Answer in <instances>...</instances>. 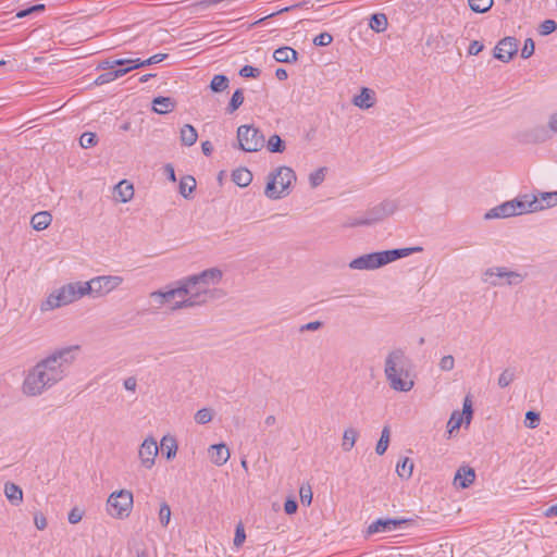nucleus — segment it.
<instances>
[{
    "mask_svg": "<svg viewBox=\"0 0 557 557\" xmlns=\"http://www.w3.org/2000/svg\"><path fill=\"white\" fill-rule=\"evenodd\" d=\"M413 461L408 457L403 458L396 466V472L401 479H409L413 472Z\"/></svg>",
    "mask_w": 557,
    "mask_h": 557,
    "instance_id": "30",
    "label": "nucleus"
},
{
    "mask_svg": "<svg viewBox=\"0 0 557 557\" xmlns=\"http://www.w3.org/2000/svg\"><path fill=\"white\" fill-rule=\"evenodd\" d=\"M113 81H115V79L113 78V73H112V71H111V72L103 73V74L99 75V76L96 78L95 84H96V85H103V84L111 83V82H113Z\"/></svg>",
    "mask_w": 557,
    "mask_h": 557,
    "instance_id": "57",
    "label": "nucleus"
},
{
    "mask_svg": "<svg viewBox=\"0 0 557 557\" xmlns=\"http://www.w3.org/2000/svg\"><path fill=\"white\" fill-rule=\"evenodd\" d=\"M52 222V215L48 211L35 213L30 219V224L36 231L46 230Z\"/></svg>",
    "mask_w": 557,
    "mask_h": 557,
    "instance_id": "25",
    "label": "nucleus"
},
{
    "mask_svg": "<svg viewBox=\"0 0 557 557\" xmlns=\"http://www.w3.org/2000/svg\"><path fill=\"white\" fill-rule=\"evenodd\" d=\"M171 508L166 503H162L159 510V522L163 528H166L171 520Z\"/></svg>",
    "mask_w": 557,
    "mask_h": 557,
    "instance_id": "42",
    "label": "nucleus"
},
{
    "mask_svg": "<svg viewBox=\"0 0 557 557\" xmlns=\"http://www.w3.org/2000/svg\"><path fill=\"white\" fill-rule=\"evenodd\" d=\"M213 419V411L209 408H202L195 413V421L198 424H207Z\"/></svg>",
    "mask_w": 557,
    "mask_h": 557,
    "instance_id": "39",
    "label": "nucleus"
},
{
    "mask_svg": "<svg viewBox=\"0 0 557 557\" xmlns=\"http://www.w3.org/2000/svg\"><path fill=\"white\" fill-rule=\"evenodd\" d=\"M298 505L293 499H287L284 504V510L287 515H293L297 511Z\"/></svg>",
    "mask_w": 557,
    "mask_h": 557,
    "instance_id": "61",
    "label": "nucleus"
},
{
    "mask_svg": "<svg viewBox=\"0 0 557 557\" xmlns=\"http://www.w3.org/2000/svg\"><path fill=\"white\" fill-rule=\"evenodd\" d=\"M557 28V23L554 20H546L540 25L541 35H549Z\"/></svg>",
    "mask_w": 557,
    "mask_h": 557,
    "instance_id": "48",
    "label": "nucleus"
},
{
    "mask_svg": "<svg viewBox=\"0 0 557 557\" xmlns=\"http://www.w3.org/2000/svg\"><path fill=\"white\" fill-rule=\"evenodd\" d=\"M123 281L120 275H100L88 282H79L82 296L103 297L120 287Z\"/></svg>",
    "mask_w": 557,
    "mask_h": 557,
    "instance_id": "8",
    "label": "nucleus"
},
{
    "mask_svg": "<svg viewBox=\"0 0 557 557\" xmlns=\"http://www.w3.org/2000/svg\"><path fill=\"white\" fill-rule=\"evenodd\" d=\"M322 325H323V323L320 321H312V322L301 325L299 331L300 332L317 331V330L321 329Z\"/></svg>",
    "mask_w": 557,
    "mask_h": 557,
    "instance_id": "59",
    "label": "nucleus"
},
{
    "mask_svg": "<svg viewBox=\"0 0 557 557\" xmlns=\"http://www.w3.org/2000/svg\"><path fill=\"white\" fill-rule=\"evenodd\" d=\"M126 65H127V67L117 69V70L112 71L114 79H117V78L124 76L125 74H127L128 72H131L132 70L135 69V67H132V64H126Z\"/></svg>",
    "mask_w": 557,
    "mask_h": 557,
    "instance_id": "62",
    "label": "nucleus"
},
{
    "mask_svg": "<svg viewBox=\"0 0 557 557\" xmlns=\"http://www.w3.org/2000/svg\"><path fill=\"white\" fill-rule=\"evenodd\" d=\"M160 445L163 448L168 460H171L176 456L177 450H178V445H177L176 438L174 436L164 435L161 438Z\"/></svg>",
    "mask_w": 557,
    "mask_h": 557,
    "instance_id": "27",
    "label": "nucleus"
},
{
    "mask_svg": "<svg viewBox=\"0 0 557 557\" xmlns=\"http://www.w3.org/2000/svg\"><path fill=\"white\" fill-rule=\"evenodd\" d=\"M300 499L302 503L310 505L312 502V491L310 486H301L299 491Z\"/></svg>",
    "mask_w": 557,
    "mask_h": 557,
    "instance_id": "54",
    "label": "nucleus"
},
{
    "mask_svg": "<svg viewBox=\"0 0 557 557\" xmlns=\"http://www.w3.org/2000/svg\"><path fill=\"white\" fill-rule=\"evenodd\" d=\"M124 388L129 392H135L137 388V380L134 376H128L123 382Z\"/></svg>",
    "mask_w": 557,
    "mask_h": 557,
    "instance_id": "60",
    "label": "nucleus"
},
{
    "mask_svg": "<svg viewBox=\"0 0 557 557\" xmlns=\"http://www.w3.org/2000/svg\"><path fill=\"white\" fill-rule=\"evenodd\" d=\"M387 24L388 22L386 15L383 13H376L371 16L369 26L372 30L382 33L386 29Z\"/></svg>",
    "mask_w": 557,
    "mask_h": 557,
    "instance_id": "31",
    "label": "nucleus"
},
{
    "mask_svg": "<svg viewBox=\"0 0 557 557\" xmlns=\"http://www.w3.org/2000/svg\"><path fill=\"white\" fill-rule=\"evenodd\" d=\"M223 271L210 268L201 273L190 275L181 282L184 299L176 301L172 310L202 306L216 297L214 286L221 283Z\"/></svg>",
    "mask_w": 557,
    "mask_h": 557,
    "instance_id": "2",
    "label": "nucleus"
},
{
    "mask_svg": "<svg viewBox=\"0 0 557 557\" xmlns=\"http://www.w3.org/2000/svg\"><path fill=\"white\" fill-rule=\"evenodd\" d=\"M525 418L530 421L528 424L530 429H535L540 423V414L537 412L528 411Z\"/></svg>",
    "mask_w": 557,
    "mask_h": 557,
    "instance_id": "55",
    "label": "nucleus"
},
{
    "mask_svg": "<svg viewBox=\"0 0 557 557\" xmlns=\"http://www.w3.org/2000/svg\"><path fill=\"white\" fill-rule=\"evenodd\" d=\"M134 496L128 490L112 492L107 499V512L115 519L127 518L133 509Z\"/></svg>",
    "mask_w": 557,
    "mask_h": 557,
    "instance_id": "9",
    "label": "nucleus"
},
{
    "mask_svg": "<svg viewBox=\"0 0 557 557\" xmlns=\"http://www.w3.org/2000/svg\"><path fill=\"white\" fill-rule=\"evenodd\" d=\"M267 148L270 152L282 153L286 149V146L285 143L281 139V137L274 134L268 139Z\"/></svg>",
    "mask_w": 557,
    "mask_h": 557,
    "instance_id": "35",
    "label": "nucleus"
},
{
    "mask_svg": "<svg viewBox=\"0 0 557 557\" xmlns=\"http://www.w3.org/2000/svg\"><path fill=\"white\" fill-rule=\"evenodd\" d=\"M555 132L549 125V119L546 124H535L528 128L517 132L516 139L521 144H542L549 140Z\"/></svg>",
    "mask_w": 557,
    "mask_h": 557,
    "instance_id": "12",
    "label": "nucleus"
},
{
    "mask_svg": "<svg viewBox=\"0 0 557 557\" xmlns=\"http://www.w3.org/2000/svg\"><path fill=\"white\" fill-rule=\"evenodd\" d=\"M125 64H129V59H116V60L106 59L102 62H100V64L98 65V69L111 70L115 66H123Z\"/></svg>",
    "mask_w": 557,
    "mask_h": 557,
    "instance_id": "43",
    "label": "nucleus"
},
{
    "mask_svg": "<svg viewBox=\"0 0 557 557\" xmlns=\"http://www.w3.org/2000/svg\"><path fill=\"white\" fill-rule=\"evenodd\" d=\"M114 199L122 203L131 201L134 197V186L126 180H122L114 186Z\"/></svg>",
    "mask_w": 557,
    "mask_h": 557,
    "instance_id": "21",
    "label": "nucleus"
},
{
    "mask_svg": "<svg viewBox=\"0 0 557 557\" xmlns=\"http://www.w3.org/2000/svg\"><path fill=\"white\" fill-rule=\"evenodd\" d=\"M525 274L506 267H492L484 271L483 282L491 286H516L525 280Z\"/></svg>",
    "mask_w": 557,
    "mask_h": 557,
    "instance_id": "10",
    "label": "nucleus"
},
{
    "mask_svg": "<svg viewBox=\"0 0 557 557\" xmlns=\"http://www.w3.org/2000/svg\"><path fill=\"white\" fill-rule=\"evenodd\" d=\"M244 102V94H243V90L242 89H237L235 90V92L233 94L232 98H231V101L228 103V112L230 113H233L234 111H236Z\"/></svg>",
    "mask_w": 557,
    "mask_h": 557,
    "instance_id": "41",
    "label": "nucleus"
},
{
    "mask_svg": "<svg viewBox=\"0 0 557 557\" xmlns=\"http://www.w3.org/2000/svg\"><path fill=\"white\" fill-rule=\"evenodd\" d=\"M246 540V533L242 523L237 524L234 537V545L239 547Z\"/></svg>",
    "mask_w": 557,
    "mask_h": 557,
    "instance_id": "50",
    "label": "nucleus"
},
{
    "mask_svg": "<svg viewBox=\"0 0 557 557\" xmlns=\"http://www.w3.org/2000/svg\"><path fill=\"white\" fill-rule=\"evenodd\" d=\"M79 345L57 348L29 368L23 380L21 389L27 397H38L63 381L70 367L76 360Z\"/></svg>",
    "mask_w": 557,
    "mask_h": 557,
    "instance_id": "1",
    "label": "nucleus"
},
{
    "mask_svg": "<svg viewBox=\"0 0 557 557\" xmlns=\"http://www.w3.org/2000/svg\"><path fill=\"white\" fill-rule=\"evenodd\" d=\"M545 516L548 517V518L557 516V504L556 505H552L550 507H548L545 510Z\"/></svg>",
    "mask_w": 557,
    "mask_h": 557,
    "instance_id": "64",
    "label": "nucleus"
},
{
    "mask_svg": "<svg viewBox=\"0 0 557 557\" xmlns=\"http://www.w3.org/2000/svg\"><path fill=\"white\" fill-rule=\"evenodd\" d=\"M483 48H484V46L482 42H480L478 40H473L468 48V53L470 55H476L483 50Z\"/></svg>",
    "mask_w": 557,
    "mask_h": 557,
    "instance_id": "58",
    "label": "nucleus"
},
{
    "mask_svg": "<svg viewBox=\"0 0 557 557\" xmlns=\"http://www.w3.org/2000/svg\"><path fill=\"white\" fill-rule=\"evenodd\" d=\"M45 10V4H36V5H33L26 10H22L20 12L16 13V17L17 18H23V17H26L33 13H39V12H42Z\"/></svg>",
    "mask_w": 557,
    "mask_h": 557,
    "instance_id": "49",
    "label": "nucleus"
},
{
    "mask_svg": "<svg viewBox=\"0 0 557 557\" xmlns=\"http://www.w3.org/2000/svg\"><path fill=\"white\" fill-rule=\"evenodd\" d=\"M198 138L197 131L194 126L186 124L181 128V141L185 146H193Z\"/></svg>",
    "mask_w": 557,
    "mask_h": 557,
    "instance_id": "29",
    "label": "nucleus"
},
{
    "mask_svg": "<svg viewBox=\"0 0 557 557\" xmlns=\"http://www.w3.org/2000/svg\"><path fill=\"white\" fill-rule=\"evenodd\" d=\"M150 298L153 299L159 307L165 304H171L172 307L176 301L184 299V294L182 286L180 285L177 288L166 292H152L150 294Z\"/></svg>",
    "mask_w": 557,
    "mask_h": 557,
    "instance_id": "17",
    "label": "nucleus"
},
{
    "mask_svg": "<svg viewBox=\"0 0 557 557\" xmlns=\"http://www.w3.org/2000/svg\"><path fill=\"white\" fill-rule=\"evenodd\" d=\"M79 282H72L54 288L40 301L39 309L42 313L57 310L82 299Z\"/></svg>",
    "mask_w": 557,
    "mask_h": 557,
    "instance_id": "6",
    "label": "nucleus"
},
{
    "mask_svg": "<svg viewBox=\"0 0 557 557\" xmlns=\"http://www.w3.org/2000/svg\"><path fill=\"white\" fill-rule=\"evenodd\" d=\"M376 102L375 92L367 87H362L359 95L352 98V104L359 109L367 110L372 108Z\"/></svg>",
    "mask_w": 557,
    "mask_h": 557,
    "instance_id": "20",
    "label": "nucleus"
},
{
    "mask_svg": "<svg viewBox=\"0 0 557 557\" xmlns=\"http://www.w3.org/2000/svg\"><path fill=\"white\" fill-rule=\"evenodd\" d=\"M228 86V78L224 75H215L213 76L210 88L214 92L223 91Z\"/></svg>",
    "mask_w": 557,
    "mask_h": 557,
    "instance_id": "37",
    "label": "nucleus"
},
{
    "mask_svg": "<svg viewBox=\"0 0 557 557\" xmlns=\"http://www.w3.org/2000/svg\"><path fill=\"white\" fill-rule=\"evenodd\" d=\"M534 49H535V45H534L533 39L528 38L524 41V46H523V48L521 50V57L523 59L530 58L534 53Z\"/></svg>",
    "mask_w": 557,
    "mask_h": 557,
    "instance_id": "51",
    "label": "nucleus"
},
{
    "mask_svg": "<svg viewBox=\"0 0 557 557\" xmlns=\"http://www.w3.org/2000/svg\"><path fill=\"white\" fill-rule=\"evenodd\" d=\"M239 75L243 77L257 78L260 75V70L251 65H245L240 71Z\"/></svg>",
    "mask_w": 557,
    "mask_h": 557,
    "instance_id": "52",
    "label": "nucleus"
},
{
    "mask_svg": "<svg viewBox=\"0 0 557 557\" xmlns=\"http://www.w3.org/2000/svg\"><path fill=\"white\" fill-rule=\"evenodd\" d=\"M359 437V431L352 426L346 428L342 437V450L345 453L350 451Z\"/></svg>",
    "mask_w": 557,
    "mask_h": 557,
    "instance_id": "24",
    "label": "nucleus"
},
{
    "mask_svg": "<svg viewBox=\"0 0 557 557\" xmlns=\"http://www.w3.org/2000/svg\"><path fill=\"white\" fill-rule=\"evenodd\" d=\"M474 480H475L474 469L469 466H462L457 470V472L454 476L453 484L457 488L465 490V488H468L470 485H472Z\"/></svg>",
    "mask_w": 557,
    "mask_h": 557,
    "instance_id": "18",
    "label": "nucleus"
},
{
    "mask_svg": "<svg viewBox=\"0 0 557 557\" xmlns=\"http://www.w3.org/2000/svg\"><path fill=\"white\" fill-rule=\"evenodd\" d=\"M159 454L157 441L152 436H147L138 448V460L141 468L151 470L156 465Z\"/></svg>",
    "mask_w": 557,
    "mask_h": 557,
    "instance_id": "13",
    "label": "nucleus"
},
{
    "mask_svg": "<svg viewBox=\"0 0 557 557\" xmlns=\"http://www.w3.org/2000/svg\"><path fill=\"white\" fill-rule=\"evenodd\" d=\"M517 51V40L513 37H506L495 47L494 57L503 62H509Z\"/></svg>",
    "mask_w": 557,
    "mask_h": 557,
    "instance_id": "15",
    "label": "nucleus"
},
{
    "mask_svg": "<svg viewBox=\"0 0 557 557\" xmlns=\"http://www.w3.org/2000/svg\"><path fill=\"white\" fill-rule=\"evenodd\" d=\"M473 416V409H472V400L470 396H467L463 400L462 406V412H459L458 410H455L448 422H447V429L448 433L453 434L455 431H457L461 424L465 422L466 425H469L471 423Z\"/></svg>",
    "mask_w": 557,
    "mask_h": 557,
    "instance_id": "14",
    "label": "nucleus"
},
{
    "mask_svg": "<svg viewBox=\"0 0 557 557\" xmlns=\"http://www.w3.org/2000/svg\"><path fill=\"white\" fill-rule=\"evenodd\" d=\"M4 495L14 506H18L23 502V491L15 483L7 482L4 484Z\"/></svg>",
    "mask_w": 557,
    "mask_h": 557,
    "instance_id": "23",
    "label": "nucleus"
},
{
    "mask_svg": "<svg viewBox=\"0 0 557 557\" xmlns=\"http://www.w3.org/2000/svg\"><path fill=\"white\" fill-rule=\"evenodd\" d=\"M166 57H168V54H165V53H158V54H154V55H152L149 59L144 60V61H141L140 59H129V64H132V67L139 69V67H144V66H147V65H151V64H156V63L162 62Z\"/></svg>",
    "mask_w": 557,
    "mask_h": 557,
    "instance_id": "32",
    "label": "nucleus"
},
{
    "mask_svg": "<svg viewBox=\"0 0 557 557\" xmlns=\"http://www.w3.org/2000/svg\"><path fill=\"white\" fill-rule=\"evenodd\" d=\"M238 146L247 152H256L263 148L264 137L260 131L252 125H242L237 128Z\"/></svg>",
    "mask_w": 557,
    "mask_h": 557,
    "instance_id": "11",
    "label": "nucleus"
},
{
    "mask_svg": "<svg viewBox=\"0 0 557 557\" xmlns=\"http://www.w3.org/2000/svg\"><path fill=\"white\" fill-rule=\"evenodd\" d=\"M515 380V373L513 371L509 370V369H506L504 370L499 377H498V385L500 387H507L508 385H510Z\"/></svg>",
    "mask_w": 557,
    "mask_h": 557,
    "instance_id": "45",
    "label": "nucleus"
},
{
    "mask_svg": "<svg viewBox=\"0 0 557 557\" xmlns=\"http://www.w3.org/2000/svg\"><path fill=\"white\" fill-rule=\"evenodd\" d=\"M468 3L473 12L485 13L492 8L493 0H468Z\"/></svg>",
    "mask_w": 557,
    "mask_h": 557,
    "instance_id": "36",
    "label": "nucleus"
},
{
    "mask_svg": "<svg viewBox=\"0 0 557 557\" xmlns=\"http://www.w3.org/2000/svg\"><path fill=\"white\" fill-rule=\"evenodd\" d=\"M97 144V136L95 133L86 132L82 134L79 138V145L82 148H89Z\"/></svg>",
    "mask_w": 557,
    "mask_h": 557,
    "instance_id": "44",
    "label": "nucleus"
},
{
    "mask_svg": "<svg viewBox=\"0 0 557 557\" xmlns=\"http://www.w3.org/2000/svg\"><path fill=\"white\" fill-rule=\"evenodd\" d=\"M333 41V36L329 33H321L314 37L313 44L319 47H325L331 45Z\"/></svg>",
    "mask_w": 557,
    "mask_h": 557,
    "instance_id": "47",
    "label": "nucleus"
},
{
    "mask_svg": "<svg viewBox=\"0 0 557 557\" xmlns=\"http://www.w3.org/2000/svg\"><path fill=\"white\" fill-rule=\"evenodd\" d=\"M543 207L544 206L539 201L535 195L527 194L490 209L484 214V219H506L523 213L540 211L543 210Z\"/></svg>",
    "mask_w": 557,
    "mask_h": 557,
    "instance_id": "4",
    "label": "nucleus"
},
{
    "mask_svg": "<svg viewBox=\"0 0 557 557\" xmlns=\"http://www.w3.org/2000/svg\"><path fill=\"white\" fill-rule=\"evenodd\" d=\"M196 188V180L193 176H184L180 182V193L187 198Z\"/></svg>",
    "mask_w": 557,
    "mask_h": 557,
    "instance_id": "33",
    "label": "nucleus"
},
{
    "mask_svg": "<svg viewBox=\"0 0 557 557\" xmlns=\"http://www.w3.org/2000/svg\"><path fill=\"white\" fill-rule=\"evenodd\" d=\"M391 431L388 426H384L381 433V437L376 444L375 451L377 455H383L389 444Z\"/></svg>",
    "mask_w": 557,
    "mask_h": 557,
    "instance_id": "34",
    "label": "nucleus"
},
{
    "mask_svg": "<svg viewBox=\"0 0 557 557\" xmlns=\"http://www.w3.org/2000/svg\"><path fill=\"white\" fill-rule=\"evenodd\" d=\"M208 456L213 465L221 467L228 461L231 451L224 443L214 444L208 448Z\"/></svg>",
    "mask_w": 557,
    "mask_h": 557,
    "instance_id": "19",
    "label": "nucleus"
},
{
    "mask_svg": "<svg viewBox=\"0 0 557 557\" xmlns=\"http://www.w3.org/2000/svg\"><path fill=\"white\" fill-rule=\"evenodd\" d=\"M384 374L388 386L395 392L408 393L414 386L410 360L400 348L393 349L387 354L384 361Z\"/></svg>",
    "mask_w": 557,
    "mask_h": 557,
    "instance_id": "3",
    "label": "nucleus"
},
{
    "mask_svg": "<svg viewBox=\"0 0 557 557\" xmlns=\"http://www.w3.org/2000/svg\"><path fill=\"white\" fill-rule=\"evenodd\" d=\"M83 519V512L78 508H73L69 513V522L72 524L78 523Z\"/></svg>",
    "mask_w": 557,
    "mask_h": 557,
    "instance_id": "56",
    "label": "nucleus"
},
{
    "mask_svg": "<svg viewBox=\"0 0 557 557\" xmlns=\"http://www.w3.org/2000/svg\"><path fill=\"white\" fill-rule=\"evenodd\" d=\"M176 107V101L171 97H157L152 101V110L158 114L172 112Z\"/></svg>",
    "mask_w": 557,
    "mask_h": 557,
    "instance_id": "22",
    "label": "nucleus"
},
{
    "mask_svg": "<svg viewBox=\"0 0 557 557\" xmlns=\"http://www.w3.org/2000/svg\"><path fill=\"white\" fill-rule=\"evenodd\" d=\"M326 168H320L309 175V182L312 188L318 187L325 180Z\"/></svg>",
    "mask_w": 557,
    "mask_h": 557,
    "instance_id": "40",
    "label": "nucleus"
},
{
    "mask_svg": "<svg viewBox=\"0 0 557 557\" xmlns=\"http://www.w3.org/2000/svg\"><path fill=\"white\" fill-rule=\"evenodd\" d=\"M296 181V174L288 166H280L268 176L264 195L270 199H280L288 195L290 185Z\"/></svg>",
    "mask_w": 557,
    "mask_h": 557,
    "instance_id": "7",
    "label": "nucleus"
},
{
    "mask_svg": "<svg viewBox=\"0 0 557 557\" xmlns=\"http://www.w3.org/2000/svg\"><path fill=\"white\" fill-rule=\"evenodd\" d=\"M421 248H405V249H393L380 252H372L362 255L355 258L349 262V268L352 270H375L389 262H393L399 258L409 256L413 251H419Z\"/></svg>",
    "mask_w": 557,
    "mask_h": 557,
    "instance_id": "5",
    "label": "nucleus"
},
{
    "mask_svg": "<svg viewBox=\"0 0 557 557\" xmlns=\"http://www.w3.org/2000/svg\"><path fill=\"white\" fill-rule=\"evenodd\" d=\"M549 125L557 135V112H554L549 115Z\"/></svg>",
    "mask_w": 557,
    "mask_h": 557,
    "instance_id": "63",
    "label": "nucleus"
},
{
    "mask_svg": "<svg viewBox=\"0 0 557 557\" xmlns=\"http://www.w3.org/2000/svg\"><path fill=\"white\" fill-rule=\"evenodd\" d=\"M297 55V51L290 47H281L273 53L274 60L282 63L296 62Z\"/></svg>",
    "mask_w": 557,
    "mask_h": 557,
    "instance_id": "26",
    "label": "nucleus"
},
{
    "mask_svg": "<svg viewBox=\"0 0 557 557\" xmlns=\"http://www.w3.org/2000/svg\"><path fill=\"white\" fill-rule=\"evenodd\" d=\"M535 197L544 206L543 209L554 207L557 205V191L541 193L539 196Z\"/></svg>",
    "mask_w": 557,
    "mask_h": 557,
    "instance_id": "38",
    "label": "nucleus"
},
{
    "mask_svg": "<svg viewBox=\"0 0 557 557\" xmlns=\"http://www.w3.org/2000/svg\"><path fill=\"white\" fill-rule=\"evenodd\" d=\"M410 519H377L368 527V534H374L380 532H388L397 529L398 527L409 523Z\"/></svg>",
    "mask_w": 557,
    "mask_h": 557,
    "instance_id": "16",
    "label": "nucleus"
},
{
    "mask_svg": "<svg viewBox=\"0 0 557 557\" xmlns=\"http://www.w3.org/2000/svg\"><path fill=\"white\" fill-rule=\"evenodd\" d=\"M34 523L38 530H45L48 525L47 518L41 512H36L34 515Z\"/></svg>",
    "mask_w": 557,
    "mask_h": 557,
    "instance_id": "53",
    "label": "nucleus"
},
{
    "mask_svg": "<svg viewBox=\"0 0 557 557\" xmlns=\"http://www.w3.org/2000/svg\"><path fill=\"white\" fill-rule=\"evenodd\" d=\"M438 367L442 371H451L455 368V358L451 355L442 357Z\"/></svg>",
    "mask_w": 557,
    "mask_h": 557,
    "instance_id": "46",
    "label": "nucleus"
},
{
    "mask_svg": "<svg viewBox=\"0 0 557 557\" xmlns=\"http://www.w3.org/2000/svg\"><path fill=\"white\" fill-rule=\"evenodd\" d=\"M232 178L236 185L246 187L251 183L252 174L248 169L240 168L233 172Z\"/></svg>",
    "mask_w": 557,
    "mask_h": 557,
    "instance_id": "28",
    "label": "nucleus"
}]
</instances>
